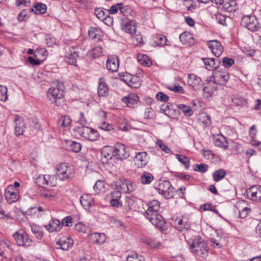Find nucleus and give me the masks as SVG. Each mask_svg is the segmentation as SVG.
<instances>
[{
	"label": "nucleus",
	"mask_w": 261,
	"mask_h": 261,
	"mask_svg": "<svg viewBox=\"0 0 261 261\" xmlns=\"http://www.w3.org/2000/svg\"><path fill=\"white\" fill-rule=\"evenodd\" d=\"M101 161L109 166H114L116 161H122L129 156L125 150V146L121 143H117L114 146H106L101 150Z\"/></svg>",
	"instance_id": "1"
},
{
	"label": "nucleus",
	"mask_w": 261,
	"mask_h": 261,
	"mask_svg": "<svg viewBox=\"0 0 261 261\" xmlns=\"http://www.w3.org/2000/svg\"><path fill=\"white\" fill-rule=\"evenodd\" d=\"M160 209V204L158 200L150 201L148 204L147 210L144 213V216L153 225L163 231L165 226V221L159 214Z\"/></svg>",
	"instance_id": "2"
},
{
	"label": "nucleus",
	"mask_w": 261,
	"mask_h": 261,
	"mask_svg": "<svg viewBox=\"0 0 261 261\" xmlns=\"http://www.w3.org/2000/svg\"><path fill=\"white\" fill-rule=\"evenodd\" d=\"M155 189L165 198L169 199L173 197L174 188L168 180H159L158 185L155 186Z\"/></svg>",
	"instance_id": "3"
},
{
	"label": "nucleus",
	"mask_w": 261,
	"mask_h": 261,
	"mask_svg": "<svg viewBox=\"0 0 261 261\" xmlns=\"http://www.w3.org/2000/svg\"><path fill=\"white\" fill-rule=\"evenodd\" d=\"M56 175L59 179L64 180L74 176V172L72 169L69 168L68 164L60 163L57 166Z\"/></svg>",
	"instance_id": "4"
},
{
	"label": "nucleus",
	"mask_w": 261,
	"mask_h": 261,
	"mask_svg": "<svg viewBox=\"0 0 261 261\" xmlns=\"http://www.w3.org/2000/svg\"><path fill=\"white\" fill-rule=\"evenodd\" d=\"M229 79V74L226 70L222 71H214L211 77V81H213L216 84L224 85Z\"/></svg>",
	"instance_id": "5"
},
{
	"label": "nucleus",
	"mask_w": 261,
	"mask_h": 261,
	"mask_svg": "<svg viewBox=\"0 0 261 261\" xmlns=\"http://www.w3.org/2000/svg\"><path fill=\"white\" fill-rule=\"evenodd\" d=\"M241 24L251 31H255L259 28L257 20L254 16H244L242 18Z\"/></svg>",
	"instance_id": "6"
},
{
	"label": "nucleus",
	"mask_w": 261,
	"mask_h": 261,
	"mask_svg": "<svg viewBox=\"0 0 261 261\" xmlns=\"http://www.w3.org/2000/svg\"><path fill=\"white\" fill-rule=\"evenodd\" d=\"M64 97L63 91L60 88L50 87L47 92V98L53 103L58 106V101Z\"/></svg>",
	"instance_id": "7"
},
{
	"label": "nucleus",
	"mask_w": 261,
	"mask_h": 261,
	"mask_svg": "<svg viewBox=\"0 0 261 261\" xmlns=\"http://www.w3.org/2000/svg\"><path fill=\"white\" fill-rule=\"evenodd\" d=\"M65 61L69 64L76 65V58L79 57L77 48L73 46L65 48Z\"/></svg>",
	"instance_id": "8"
},
{
	"label": "nucleus",
	"mask_w": 261,
	"mask_h": 261,
	"mask_svg": "<svg viewBox=\"0 0 261 261\" xmlns=\"http://www.w3.org/2000/svg\"><path fill=\"white\" fill-rule=\"evenodd\" d=\"M207 46L212 54L216 57H219L223 51V47L221 43L217 40H213L208 41Z\"/></svg>",
	"instance_id": "9"
},
{
	"label": "nucleus",
	"mask_w": 261,
	"mask_h": 261,
	"mask_svg": "<svg viewBox=\"0 0 261 261\" xmlns=\"http://www.w3.org/2000/svg\"><path fill=\"white\" fill-rule=\"evenodd\" d=\"M5 197L7 201L12 203L16 202L19 198V193L12 185L9 186L5 191Z\"/></svg>",
	"instance_id": "10"
},
{
	"label": "nucleus",
	"mask_w": 261,
	"mask_h": 261,
	"mask_svg": "<svg viewBox=\"0 0 261 261\" xmlns=\"http://www.w3.org/2000/svg\"><path fill=\"white\" fill-rule=\"evenodd\" d=\"M247 195L252 200L261 202V186H254L247 191Z\"/></svg>",
	"instance_id": "11"
},
{
	"label": "nucleus",
	"mask_w": 261,
	"mask_h": 261,
	"mask_svg": "<svg viewBox=\"0 0 261 261\" xmlns=\"http://www.w3.org/2000/svg\"><path fill=\"white\" fill-rule=\"evenodd\" d=\"M201 60L207 70L213 71L217 69L221 64V61L218 59L206 58H201Z\"/></svg>",
	"instance_id": "12"
},
{
	"label": "nucleus",
	"mask_w": 261,
	"mask_h": 261,
	"mask_svg": "<svg viewBox=\"0 0 261 261\" xmlns=\"http://www.w3.org/2000/svg\"><path fill=\"white\" fill-rule=\"evenodd\" d=\"M149 157L146 152H138L135 157L134 162L138 168L145 167L148 162Z\"/></svg>",
	"instance_id": "13"
},
{
	"label": "nucleus",
	"mask_w": 261,
	"mask_h": 261,
	"mask_svg": "<svg viewBox=\"0 0 261 261\" xmlns=\"http://www.w3.org/2000/svg\"><path fill=\"white\" fill-rule=\"evenodd\" d=\"M13 236L18 245L29 246L30 245L31 240L29 239L27 233L24 232L20 233L18 232H16Z\"/></svg>",
	"instance_id": "14"
},
{
	"label": "nucleus",
	"mask_w": 261,
	"mask_h": 261,
	"mask_svg": "<svg viewBox=\"0 0 261 261\" xmlns=\"http://www.w3.org/2000/svg\"><path fill=\"white\" fill-rule=\"evenodd\" d=\"M123 102L125 103L128 107L135 108L139 101V97L135 93H130L127 96H125L121 99Z\"/></svg>",
	"instance_id": "15"
},
{
	"label": "nucleus",
	"mask_w": 261,
	"mask_h": 261,
	"mask_svg": "<svg viewBox=\"0 0 261 261\" xmlns=\"http://www.w3.org/2000/svg\"><path fill=\"white\" fill-rule=\"evenodd\" d=\"M107 69L113 72H116L119 68V59L117 56H109L107 61Z\"/></svg>",
	"instance_id": "16"
},
{
	"label": "nucleus",
	"mask_w": 261,
	"mask_h": 261,
	"mask_svg": "<svg viewBox=\"0 0 261 261\" xmlns=\"http://www.w3.org/2000/svg\"><path fill=\"white\" fill-rule=\"evenodd\" d=\"M56 244L59 246L58 247V248L66 250L72 246L73 241L70 238L64 236L61 237L57 242Z\"/></svg>",
	"instance_id": "17"
},
{
	"label": "nucleus",
	"mask_w": 261,
	"mask_h": 261,
	"mask_svg": "<svg viewBox=\"0 0 261 261\" xmlns=\"http://www.w3.org/2000/svg\"><path fill=\"white\" fill-rule=\"evenodd\" d=\"M208 254V248L206 244L204 242L201 241V239L197 240V255L204 258Z\"/></svg>",
	"instance_id": "18"
},
{
	"label": "nucleus",
	"mask_w": 261,
	"mask_h": 261,
	"mask_svg": "<svg viewBox=\"0 0 261 261\" xmlns=\"http://www.w3.org/2000/svg\"><path fill=\"white\" fill-rule=\"evenodd\" d=\"M215 84L213 81L210 80V82L203 85L202 90L204 97L206 98L210 97L213 92L216 90L217 87L215 86Z\"/></svg>",
	"instance_id": "19"
},
{
	"label": "nucleus",
	"mask_w": 261,
	"mask_h": 261,
	"mask_svg": "<svg viewBox=\"0 0 261 261\" xmlns=\"http://www.w3.org/2000/svg\"><path fill=\"white\" fill-rule=\"evenodd\" d=\"M88 239L94 244H102L106 240V236L103 233L94 232L88 234Z\"/></svg>",
	"instance_id": "20"
},
{
	"label": "nucleus",
	"mask_w": 261,
	"mask_h": 261,
	"mask_svg": "<svg viewBox=\"0 0 261 261\" xmlns=\"http://www.w3.org/2000/svg\"><path fill=\"white\" fill-rule=\"evenodd\" d=\"M220 3H215L217 5L222 6V8L226 11L231 12L237 9V3L234 0H221Z\"/></svg>",
	"instance_id": "21"
},
{
	"label": "nucleus",
	"mask_w": 261,
	"mask_h": 261,
	"mask_svg": "<svg viewBox=\"0 0 261 261\" xmlns=\"http://www.w3.org/2000/svg\"><path fill=\"white\" fill-rule=\"evenodd\" d=\"M97 93L99 96H107L109 94V87L102 77L99 79Z\"/></svg>",
	"instance_id": "22"
},
{
	"label": "nucleus",
	"mask_w": 261,
	"mask_h": 261,
	"mask_svg": "<svg viewBox=\"0 0 261 261\" xmlns=\"http://www.w3.org/2000/svg\"><path fill=\"white\" fill-rule=\"evenodd\" d=\"M122 29L126 33L133 35L136 30V22L132 19L124 22L122 25Z\"/></svg>",
	"instance_id": "23"
},
{
	"label": "nucleus",
	"mask_w": 261,
	"mask_h": 261,
	"mask_svg": "<svg viewBox=\"0 0 261 261\" xmlns=\"http://www.w3.org/2000/svg\"><path fill=\"white\" fill-rule=\"evenodd\" d=\"M175 226L177 229L180 231L189 229L191 227L190 223L188 222L187 218L177 219L175 221Z\"/></svg>",
	"instance_id": "24"
},
{
	"label": "nucleus",
	"mask_w": 261,
	"mask_h": 261,
	"mask_svg": "<svg viewBox=\"0 0 261 261\" xmlns=\"http://www.w3.org/2000/svg\"><path fill=\"white\" fill-rule=\"evenodd\" d=\"M214 142L215 145L223 149L228 148V142L226 138L222 135L214 137Z\"/></svg>",
	"instance_id": "25"
},
{
	"label": "nucleus",
	"mask_w": 261,
	"mask_h": 261,
	"mask_svg": "<svg viewBox=\"0 0 261 261\" xmlns=\"http://www.w3.org/2000/svg\"><path fill=\"white\" fill-rule=\"evenodd\" d=\"M45 227L49 232L58 231L61 229L62 225L59 220L52 219Z\"/></svg>",
	"instance_id": "26"
},
{
	"label": "nucleus",
	"mask_w": 261,
	"mask_h": 261,
	"mask_svg": "<svg viewBox=\"0 0 261 261\" xmlns=\"http://www.w3.org/2000/svg\"><path fill=\"white\" fill-rule=\"evenodd\" d=\"M51 178L49 175H41L37 178L36 182L40 186H53V184L50 180Z\"/></svg>",
	"instance_id": "27"
},
{
	"label": "nucleus",
	"mask_w": 261,
	"mask_h": 261,
	"mask_svg": "<svg viewBox=\"0 0 261 261\" xmlns=\"http://www.w3.org/2000/svg\"><path fill=\"white\" fill-rule=\"evenodd\" d=\"M80 202L83 207L87 209L93 205V200L90 195L84 194L81 197Z\"/></svg>",
	"instance_id": "28"
},
{
	"label": "nucleus",
	"mask_w": 261,
	"mask_h": 261,
	"mask_svg": "<svg viewBox=\"0 0 261 261\" xmlns=\"http://www.w3.org/2000/svg\"><path fill=\"white\" fill-rule=\"evenodd\" d=\"M66 149L70 151L77 153L81 150L82 145L79 142L67 141L66 142Z\"/></svg>",
	"instance_id": "29"
},
{
	"label": "nucleus",
	"mask_w": 261,
	"mask_h": 261,
	"mask_svg": "<svg viewBox=\"0 0 261 261\" xmlns=\"http://www.w3.org/2000/svg\"><path fill=\"white\" fill-rule=\"evenodd\" d=\"M198 120L199 124H203L204 127H208L212 123L211 117L205 113L199 114Z\"/></svg>",
	"instance_id": "30"
},
{
	"label": "nucleus",
	"mask_w": 261,
	"mask_h": 261,
	"mask_svg": "<svg viewBox=\"0 0 261 261\" xmlns=\"http://www.w3.org/2000/svg\"><path fill=\"white\" fill-rule=\"evenodd\" d=\"M31 10L36 14H43L46 12L47 7L44 4L38 3L34 5V8H31Z\"/></svg>",
	"instance_id": "31"
},
{
	"label": "nucleus",
	"mask_w": 261,
	"mask_h": 261,
	"mask_svg": "<svg viewBox=\"0 0 261 261\" xmlns=\"http://www.w3.org/2000/svg\"><path fill=\"white\" fill-rule=\"evenodd\" d=\"M154 179V176L152 174L147 172H144L140 177L141 182L143 185L150 184Z\"/></svg>",
	"instance_id": "32"
},
{
	"label": "nucleus",
	"mask_w": 261,
	"mask_h": 261,
	"mask_svg": "<svg viewBox=\"0 0 261 261\" xmlns=\"http://www.w3.org/2000/svg\"><path fill=\"white\" fill-rule=\"evenodd\" d=\"M100 30L97 28L91 27L88 31L89 37L91 39L97 41L100 40L101 38V35L100 34Z\"/></svg>",
	"instance_id": "33"
},
{
	"label": "nucleus",
	"mask_w": 261,
	"mask_h": 261,
	"mask_svg": "<svg viewBox=\"0 0 261 261\" xmlns=\"http://www.w3.org/2000/svg\"><path fill=\"white\" fill-rule=\"evenodd\" d=\"M226 174V171L223 169L217 170L213 173V179L216 182L219 181L225 176Z\"/></svg>",
	"instance_id": "34"
},
{
	"label": "nucleus",
	"mask_w": 261,
	"mask_h": 261,
	"mask_svg": "<svg viewBox=\"0 0 261 261\" xmlns=\"http://www.w3.org/2000/svg\"><path fill=\"white\" fill-rule=\"evenodd\" d=\"M167 37L162 34H157L154 37V43L158 46H164L167 44Z\"/></svg>",
	"instance_id": "35"
},
{
	"label": "nucleus",
	"mask_w": 261,
	"mask_h": 261,
	"mask_svg": "<svg viewBox=\"0 0 261 261\" xmlns=\"http://www.w3.org/2000/svg\"><path fill=\"white\" fill-rule=\"evenodd\" d=\"M120 12L125 16L128 19H130L129 16H133L135 15V12L132 10L129 6L122 7L120 9Z\"/></svg>",
	"instance_id": "36"
},
{
	"label": "nucleus",
	"mask_w": 261,
	"mask_h": 261,
	"mask_svg": "<svg viewBox=\"0 0 261 261\" xmlns=\"http://www.w3.org/2000/svg\"><path fill=\"white\" fill-rule=\"evenodd\" d=\"M137 58L139 62L143 66H150L152 65V62L146 55H138Z\"/></svg>",
	"instance_id": "37"
},
{
	"label": "nucleus",
	"mask_w": 261,
	"mask_h": 261,
	"mask_svg": "<svg viewBox=\"0 0 261 261\" xmlns=\"http://www.w3.org/2000/svg\"><path fill=\"white\" fill-rule=\"evenodd\" d=\"M90 129L89 127L83 126L76 127L75 130L81 137L87 139Z\"/></svg>",
	"instance_id": "38"
},
{
	"label": "nucleus",
	"mask_w": 261,
	"mask_h": 261,
	"mask_svg": "<svg viewBox=\"0 0 261 261\" xmlns=\"http://www.w3.org/2000/svg\"><path fill=\"white\" fill-rule=\"evenodd\" d=\"M30 227L33 234L38 239H41L43 236L42 228L38 225L34 224H30Z\"/></svg>",
	"instance_id": "39"
},
{
	"label": "nucleus",
	"mask_w": 261,
	"mask_h": 261,
	"mask_svg": "<svg viewBox=\"0 0 261 261\" xmlns=\"http://www.w3.org/2000/svg\"><path fill=\"white\" fill-rule=\"evenodd\" d=\"M175 157L181 164L185 166L186 169L189 168L190 166V160L188 157L179 154H176Z\"/></svg>",
	"instance_id": "40"
},
{
	"label": "nucleus",
	"mask_w": 261,
	"mask_h": 261,
	"mask_svg": "<svg viewBox=\"0 0 261 261\" xmlns=\"http://www.w3.org/2000/svg\"><path fill=\"white\" fill-rule=\"evenodd\" d=\"M179 39L183 44L186 43L188 42L191 43L190 41L191 39L194 40L192 34L187 32H185L180 34L179 35Z\"/></svg>",
	"instance_id": "41"
},
{
	"label": "nucleus",
	"mask_w": 261,
	"mask_h": 261,
	"mask_svg": "<svg viewBox=\"0 0 261 261\" xmlns=\"http://www.w3.org/2000/svg\"><path fill=\"white\" fill-rule=\"evenodd\" d=\"M177 107L179 110H181L186 116H190L193 114L191 109L185 105H178L177 106Z\"/></svg>",
	"instance_id": "42"
},
{
	"label": "nucleus",
	"mask_w": 261,
	"mask_h": 261,
	"mask_svg": "<svg viewBox=\"0 0 261 261\" xmlns=\"http://www.w3.org/2000/svg\"><path fill=\"white\" fill-rule=\"evenodd\" d=\"M127 261H145V259L142 256L139 255L136 252H132L131 254L128 255Z\"/></svg>",
	"instance_id": "43"
},
{
	"label": "nucleus",
	"mask_w": 261,
	"mask_h": 261,
	"mask_svg": "<svg viewBox=\"0 0 261 261\" xmlns=\"http://www.w3.org/2000/svg\"><path fill=\"white\" fill-rule=\"evenodd\" d=\"M102 53V48L100 46H96L91 51L90 55L93 58H96L101 56Z\"/></svg>",
	"instance_id": "44"
},
{
	"label": "nucleus",
	"mask_w": 261,
	"mask_h": 261,
	"mask_svg": "<svg viewBox=\"0 0 261 261\" xmlns=\"http://www.w3.org/2000/svg\"><path fill=\"white\" fill-rule=\"evenodd\" d=\"M8 99L7 88L0 85V100L5 101Z\"/></svg>",
	"instance_id": "45"
},
{
	"label": "nucleus",
	"mask_w": 261,
	"mask_h": 261,
	"mask_svg": "<svg viewBox=\"0 0 261 261\" xmlns=\"http://www.w3.org/2000/svg\"><path fill=\"white\" fill-rule=\"evenodd\" d=\"M222 63L223 66L226 68L230 67L234 63L233 59L228 57H224L222 59Z\"/></svg>",
	"instance_id": "46"
},
{
	"label": "nucleus",
	"mask_w": 261,
	"mask_h": 261,
	"mask_svg": "<svg viewBox=\"0 0 261 261\" xmlns=\"http://www.w3.org/2000/svg\"><path fill=\"white\" fill-rule=\"evenodd\" d=\"M71 122V119L68 116H62L59 120V123L61 126H68Z\"/></svg>",
	"instance_id": "47"
},
{
	"label": "nucleus",
	"mask_w": 261,
	"mask_h": 261,
	"mask_svg": "<svg viewBox=\"0 0 261 261\" xmlns=\"http://www.w3.org/2000/svg\"><path fill=\"white\" fill-rule=\"evenodd\" d=\"M94 14L96 17L99 20H102L106 18L107 14H106L105 12L100 8H98L95 9Z\"/></svg>",
	"instance_id": "48"
},
{
	"label": "nucleus",
	"mask_w": 261,
	"mask_h": 261,
	"mask_svg": "<svg viewBox=\"0 0 261 261\" xmlns=\"http://www.w3.org/2000/svg\"><path fill=\"white\" fill-rule=\"evenodd\" d=\"M40 195L44 198L49 200H52L55 198L56 194L51 191H43L41 193Z\"/></svg>",
	"instance_id": "49"
},
{
	"label": "nucleus",
	"mask_w": 261,
	"mask_h": 261,
	"mask_svg": "<svg viewBox=\"0 0 261 261\" xmlns=\"http://www.w3.org/2000/svg\"><path fill=\"white\" fill-rule=\"evenodd\" d=\"M215 17H216V19L217 22L219 23H220L224 26H226L227 25L226 17L225 15H222L221 13H217V14H216Z\"/></svg>",
	"instance_id": "50"
},
{
	"label": "nucleus",
	"mask_w": 261,
	"mask_h": 261,
	"mask_svg": "<svg viewBox=\"0 0 261 261\" xmlns=\"http://www.w3.org/2000/svg\"><path fill=\"white\" fill-rule=\"evenodd\" d=\"M98 137V134L97 132L91 128L90 132L88 133V135L87 140L93 141L97 140Z\"/></svg>",
	"instance_id": "51"
},
{
	"label": "nucleus",
	"mask_w": 261,
	"mask_h": 261,
	"mask_svg": "<svg viewBox=\"0 0 261 261\" xmlns=\"http://www.w3.org/2000/svg\"><path fill=\"white\" fill-rule=\"evenodd\" d=\"M202 157L206 160H210L212 159L214 155L212 151L209 149H203L200 151Z\"/></svg>",
	"instance_id": "52"
},
{
	"label": "nucleus",
	"mask_w": 261,
	"mask_h": 261,
	"mask_svg": "<svg viewBox=\"0 0 261 261\" xmlns=\"http://www.w3.org/2000/svg\"><path fill=\"white\" fill-rule=\"evenodd\" d=\"M144 116L145 119H152L155 116L154 112L151 108H146L145 109Z\"/></svg>",
	"instance_id": "53"
},
{
	"label": "nucleus",
	"mask_w": 261,
	"mask_h": 261,
	"mask_svg": "<svg viewBox=\"0 0 261 261\" xmlns=\"http://www.w3.org/2000/svg\"><path fill=\"white\" fill-rule=\"evenodd\" d=\"M133 76V75L132 74L126 72L120 75V79L128 85L130 82L132 81L131 80L132 79Z\"/></svg>",
	"instance_id": "54"
},
{
	"label": "nucleus",
	"mask_w": 261,
	"mask_h": 261,
	"mask_svg": "<svg viewBox=\"0 0 261 261\" xmlns=\"http://www.w3.org/2000/svg\"><path fill=\"white\" fill-rule=\"evenodd\" d=\"M232 100L234 105L238 106H243L247 103L246 100L242 97H235Z\"/></svg>",
	"instance_id": "55"
},
{
	"label": "nucleus",
	"mask_w": 261,
	"mask_h": 261,
	"mask_svg": "<svg viewBox=\"0 0 261 261\" xmlns=\"http://www.w3.org/2000/svg\"><path fill=\"white\" fill-rule=\"evenodd\" d=\"M156 145L166 153H168L170 151V149L161 140H157Z\"/></svg>",
	"instance_id": "56"
},
{
	"label": "nucleus",
	"mask_w": 261,
	"mask_h": 261,
	"mask_svg": "<svg viewBox=\"0 0 261 261\" xmlns=\"http://www.w3.org/2000/svg\"><path fill=\"white\" fill-rule=\"evenodd\" d=\"M123 5L122 3H118L116 5L112 6L109 11V13L115 14L117 13L118 10H120L121 6Z\"/></svg>",
	"instance_id": "57"
},
{
	"label": "nucleus",
	"mask_w": 261,
	"mask_h": 261,
	"mask_svg": "<svg viewBox=\"0 0 261 261\" xmlns=\"http://www.w3.org/2000/svg\"><path fill=\"white\" fill-rule=\"evenodd\" d=\"M132 81L128 84L130 87L138 88L140 86V83L138 81V77L136 76H133Z\"/></svg>",
	"instance_id": "58"
},
{
	"label": "nucleus",
	"mask_w": 261,
	"mask_h": 261,
	"mask_svg": "<svg viewBox=\"0 0 261 261\" xmlns=\"http://www.w3.org/2000/svg\"><path fill=\"white\" fill-rule=\"evenodd\" d=\"M46 42L48 46L53 47L56 44V39L49 35H47L46 38Z\"/></svg>",
	"instance_id": "59"
},
{
	"label": "nucleus",
	"mask_w": 261,
	"mask_h": 261,
	"mask_svg": "<svg viewBox=\"0 0 261 261\" xmlns=\"http://www.w3.org/2000/svg\"><path fill=\"white\" fill-rule=\"evenodd\" d=\"M246 203L245 201H240L238 202H237L236 205V212L237 211H238V212H240L241 210H243L244 209H245L246 208Z\"/></svg>",
	"instance_id": "60"
},
{
	"label": "nucleus",
	"mask_w": 261,
	"mask_h": 261,
	"mask_svg": "<svg viewBox=\"0 0 261 261\" xmlns=\"http://www.w3.org/2000/svg\"><path fill=\"white\" fill-rule=\"evenodd\" d=\"M156 97L158 100L163 102H167L169 99L168 95L162 92H158L156 95Z\"/></svg>",
	"instance_id": "61"
},
{
	"label": "nucleus",
	"mask_w": 261,
	"mask_h": 261,
	"mask_svg": "<svg viewBox=\"0 0 261 261\" xmlns=\"http://www.w3.org/2000/svg\"><path fill=\"white\" fill-rule=\"evenodd\" d=\"M15 126H20L21 127H23L25 128V123L24 120L22 117H19L18 116H16L15 119Z\"/></svg>",
	"instance_id": "62"
},
{
	"label": "nucleus",
	"mask_w": 261,
	"mask_h": 261,
	"mask_svg": "<svg viewBox=\"0 0 261 261\" xmlns=\"http://www.w3.org/2000/svg\"><path fill=\"white\" fill-rule=\"evenodd\" d=\"M168 89L172 91H174L176 93H183V89L182 87L179 85H175L172 86H170L168 87Z\"/></svg>",
	"instance_id": "63"
},
{
	"label": "nucleus",
	"mask_w": 261,
	"mask_h": 261,
	"mask_svg": "<svg viewBox=\"0 0 261 261\" xmlns=\"http://www.w3.org/2000/svg\"><path fill=\"white\" fill-rule=\"evenodd\" d=\"M210 242L212 243V246L214 248H220L222 246V245L221 243H220V241L214 238H211L210 240Z\"/></svg>",
	"instance_id": "64"
}]
</instances>
